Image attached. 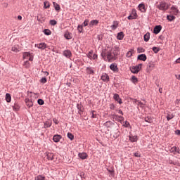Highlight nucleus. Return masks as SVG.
<instances>
[{
    "label": "nucleus",
    "mask_w": 180,
    "mask_h": 180,
    "mask_svg": "<svg viewBox=\"0 0 180 180\" xmlns=\"http://www.w3.org/2000/svg\"><path fill=\"white\" fill-rule=\"evenodd\" d=\"M19 109H20L19 104L15 103L13 106V110H14V112H18Z\"/></svg>",
    "instance_id": "obj_34"
},
{
    "label": "nucleus",
    "mask_w": 180,
    "mask_h": 180,
    "mask_svg": "<svg viewBox=\"0 0 180 180\" xmlns=\"http://www.w3.org/2000/svg\"><path fill=\"white\" fill-rule=\"evenodd\" d=\"M99 23V20H92L89 23V27H92L93 26H96Z\"/></svg>",
    "instance_id": "obj_26"
},
{
    "label": "nucleus",
    "mask_w": 180,
    "mask_h": 180,
    "mask_svg": "<svg viewBox=\"0 0 180 180\" xmlns=\"http://www.w3.org/2000/svg\"><path fill=\"white\" fill-rule=\"evenodd\" d=\"M53 5L54 6L55 10L57 12H60V11H61V7H60V4L56 3V2H53Z\"/></svg>",
    "instance_id": "obj_27"
},
{
    "label": "nucleus",
    "mask_w": 180,
    "mask_h": 180,
    "mask_svg": "<svg viewBox=\"0 0 180 180\" xmlns=\"http://www.w3.org/2000/svg\"><path fill=\"white\" fill-rule=\"evenodd\" d=\"M46 158H47V160H49V161H53V160L54 158V155L51 153H49L46 155Z\"/></svg>",
    "instance_id": "obj_32"
},
{
    "label": "nucleus",
    "mask_w": 180,
    "mask_h": 180,
    "mask_svg": "<svg viewBox=\"0 0 180 180\" xmlns=\"http://www.w3.org/2000/svg\"><path fill=\"white\" fill-rule=\"evenodd\" d=\"M118 113H120V115H122V116L124 115L123 111L122 110H119Z\"/></svg>",
    "instance_id": "obj_62"
},
{
    "label": "nucleus",
    "mask_w": 180,
    "mask_h": 180,
    "mask_svg": "<svg viewBox=\"0 0 180 180\" xmlns=\"http://www.w3.org/2000/svg\"><path fill=\"white\" fill-rule=\"evenodd\" d=\"M129 139L131 143H137V141L139 140V136H129Z\"/></svg>",
    "instance_id": "obj_21"
},
{
    "label": "nucleus",
    "mask_w": 180,
    "mask_h": 180,
    "mask_svg": "<svg viewBox=\"0 0 180 180\" xmlns=\"http://www.w3.org/2000/svg\"><path fill=\"white\" fill-rule=\"evenodd\" d=\"M63 139V136L60 134H56L53 136V141L54 143H60V140Z\"/></svg>",
    "instance_id": "obj_13"
},
{
    "label": "nucleus",
    "mask_w": 180,
    "mask_h": 180,
    "mask_svg": "<svg viewBox=\"0 0 180 180\" xmlns=\"http://www.w3.org/2000/svg\"><path fill=\"white\" fill-rule=\"evenodd\" d=\"M153 51L157 54V53H158V51H160V48L157 47V46H154L152 48Z\"/></svg>",
    "instance_id": "obj_47"
},
{
    "label": "nucleus",
    "mask_w": 180,
    "mask_h": 180,
    "mask_svg": "<svg viewBox=\"0 0 180 180\" xmlns=\"http://www.w3.org/2000/svg\"><path fill=\"white\" fill-rule=\"evenodd\" d=\"M77 109L78 110L79 115H82V113H84V111L85 110L84 105H82V103H81L77 104Z\"/></svg>",
    "instance_id": "obj_7"
},
{
    "label": "nucleus",
    "mask_w": 180,
    "mask_h": 180,
    "mask_svg": "<svg viewBox=\"0 0 180 180\" xmlns=\"http://www.w3.org/2000/svg\"><path fill=\"white\" fill-rule=\"evenodd\" d=\"M78 157L81 158V160H86V158H88V155L86 153H79Z\"/></svg>",
    "instance_id": "obj_20"
},
{
    "label": "nucleus",
    "mask_w": 180,
    "mask_h": 180,
    "mask_svg": "<svg viewBox=\"0 0 180 180\" xmlns=\"http://www.w3.org/2000/svg\"><path fill=\"white\" fill-rule=\"evenodd\" d=\"M143 120L146 122V123H153V117L150 116L143 117Z\"/></svg>",
    "instance_id": "obj_29"
},
{
    "label": "nucleus",
    "mask_w": 180,
    "mask_h": 180,
    "mask_svg": "<svg viewBox=\"0 0 180 180\" xmlns=\"http://www.w3.org/2000/svg\"><path fill=\"white\" fill-rule=\"evenodd\" d=\"M124 38V33L123 32H120L117 34V40H123Z\"/></svg>",
    "instance_id": "obj_23"
},
{
    "label": "nucleus",
    "mask_w": 180,
    "mask_h": 180,
    "mask_svg": "<svg viewBox=\"0 0 180 180\" xmlns=\"http://www.w3.org/2000/svg\"><path fill=\"white\" fill-rule=\"evenodd\" d=\"M136 18H137V13H136V10L132 11L131 14L127 17V19L129 20H133V19H136Z\"/></svg>",
    "instance_id": "obj_10"
},
{
    "label": "nucleus",
    "mask_w": 180,
    "mask_h": 180,
    "mask_svg": "<svg viewBox=\"0 0 180 180\" xmlns=\"http://www.w3.org/2000/svg\"><path fill=\"white\" fill-rule=\"evenodd\" d=\"M40 82H41V84H46V82H47V78H46V77H42V78L40 79Z\"/></svg>",
    "instance_id": "obj_52"
},
{
    "label": "nucleus",
    "mask_w": 180,
    "mask_h": 180,
    "mask_svg": "<svg viewBox=\"0 0 180 180\" xmlns=\"http://www.w3.org/2000/svg\"><path fill=\"white\" fill-rule=\"evenodd\" d=\"M35 47H37L39 50H45V49H47V44L44 42H41L40 44H36Z\"/></svg>",
    "instance_id": "obj_9"
},
{
    "label": "nucleus",
    "mask_w": 180,
    "mask_h": 180,
    "mask_svg": "<svg viewBox=\"0 0 180 180\" xmlns=\"http://www.w3.org/2000/svg\"><path fill=\"white\" fill-rule=\"evenodd\" d=\"M110 123V121H108L105 124V126H107L108 127H109V124Z\"/></svg>",
    "instance_id": "obj_64"
},
{
    "label": "nucleus",
    "mask_w": 180,
    "mask_h": 180,
    "mask_svg": "<svg viewBox=\"0 0 180 180\" xmlns=\"http://www.w3.org/2000/svg\"><path fill=\"white\" fill-rule=\"evenodd\" d=\"M143 40L144 41H148L150 40V32H147L146 34H144L143 36Z\"/></svg>",
    "instance_id": "obj_36"
},
{
    "label": "nucleus",
    "mask_w": 180,
    "mask_h": 180,
    "mask_svg": "<svg viewBox=\"0 0 180 180\" xmlns=\"http://www.w3.org/2000/svg\"><path fill=\"white\" fill-rule=\"evenodd\" d=\"M52 122L50 121H46L44 122V129H49V127H51Z\"/></svg>",
    "instance_id": "obj_33"
},
{
    "label": "nucleus",
    "mask_w": 180,
    "mask_h": 180,
    "mask_svg": "<svg viewBox=\"0 0 180 180\" xmlns=\"http://www.w3.org/2000/svg\"><path fill=\"white\" fill-rule=\"evenodd\" d=\"M101 56L103 58H104L105 61H106V57H107V60L108 63H112V61H115L116 60V57H117V53L116 51H107L106 50L103 51L101 53Z\"/></svg>",
    "instance_id": "obj_1"
},
{
    "label": "nucleus",
    "mask_w": 180,
    "mask_h": 180,
    "mask_svg": "<svg viewBox=\"0 0 180 180\" xmlns=\"http://www.w3.org/2000/svg\"><path fill=\"white\" fill-rule=\"evenodd\" d=\"M86 72L87 75H95V70H94V68L92 67H87L86 68Z\"/></svg>",
    "instance_id": "obj_11"
},
{
    "label": "nucleus",
    "mask_w": 180,
    "mask_h": 180,
    "mask_svg": "<svg viewBox=\"0 0 180 180\" xmlns=\"http://www.w3.org/2000/svg\"><path fill=\"white\" fill-rule=\"evenodd\" d=\"M92 54H94V51L91 50L89 51V53L87 54L88 58H92Z\"/></svg>",
    "instance_id": "obj_51"
},
{
    "label": "nucleus",
    "mask_w": 180,
    "mask_h": 180,
    "mask_svg": "<svg viewBox=\"0 0 180 180\" xmlns=\"http://www.w3.org/2000/svg\"><path fill=\"white\" fill-rule=\"evenodd\" d=\"M38 105H43L44 103V101L41 98L37 100Z\"/></svg>",
    "instance_id": "obj_53"
},
{
    "label": "nucleus",
    "mask_w": 180,
    "mask_h": 180,
    "mask_svg": "<svg viewBox=\"0 0 180 180\" xmlns=\"http://www.w3.org/2000/svg\"><path fill=\"white\" fill-rule=\"evenodd\" d=\"M63 56L66 57V58H70L72 56V53H71V51L67 49L63 51Z\"/></svg>",
    "instance_id": "obj_16"
},
{
    "label": "nucleus",
    "mask_w": 180,
    "mask_h": 180,
    "mask_svg": "<svg viewBox=\"0 0 180 180\" xmlns=\"http://www.w3.org/2000/svg\"><path fill=\"white\" fill-rule=\"evenodd\" d=\"M22 58L24 60H26L25 63H29V61L33 60V55H32L30 52H24L22 53Z\"/></svg>",
    "instance_id": "obj_4"
},
{
    "label": "nucleus",
    "mask_w": 180,
    "mask_h": 180,
    "mask_svg": "<svg viewBox=\"0 0 180 180\" xmlns=\"http://www.w3.org/2000/svg\"><path fill=\"white\" fill-rule=\"evenodd\" d=\"M35 180H46V176L39 174L35 177Z\"/></svg>",
    "instance_id": "obj_40"
},
{
    "label": "nucleus",
    "mask_w": 180,
    "mask_h": 180,
    "mask_svg": "<svg viewBox=\"0 0 180 180\" xmlns=\"http://www.w3.org/2000/svg\"><path fill=\"white\" fill-rule=\"evenodd\" d=\"M64 37L67 40H71V39H72V34H71V32H67L65 33Z\"/></svg>",
    "instance_id": "obj_24"
},
{
    "label": "nucleus",
    "mask_w": 180,
    "mask_h": 180,
    "mask_svg": "<svg viewBox=\"0 0 180 180\" xmlns=\"http://www.w3.org/2000/svg\"><path fill=\"white\" fill-rule=\"evenodd\" d=\"M110 69L113 72H119V68H117V64L116 63H113L110 65Z\"/></svg>",
    "instance_id": "obj_8"
},
{
    "label": "nucleus",
    "mask_w": 180,
    "mask_h": 180,
    "mask_svg": "<svg viewBox=\"0 0 180 180\" xmlns=\"http://www.w3.org/2000/svg\"><path fill=\"white\" fill-rule=\"evenodd\" d=\"M146 51V49L141 48V47H139L137 49V52L138 53H144Z\"/></svg>",
    "instance_id": "obj_50"
},
{
    "label": "nucleus",
    "mask_w": 180,
    "mask_h": 180,
    "mask_svg": "<svg viewBox=\"0 0 180 180\" xmlns=\"http://www.w3.org/2000/svg\"><path fill=\"white\" fill-rule=\"evenodd\" d=\"M175 133H176V134H177V136H180V130L179 129H176L175 131Z\"/></svg>",
    "instance_id": "obj_61"
},
{
    "label": "nucleus",
    "mask_w": 180,
    "mask_h": 180,
    "mask_svg": "<svg viewBox=\"0 0 180 180\" xmlns=\"http://www.w3.org/2000/svg\"><path fill=\"white\" fill-rule=\"evenodd\" d=\"M95 113V110H92L91 111V119H96V115L94 114Z\"/></svg>",
    "instance_id": "obj_56"
},
{
    "label": "nucleus",
    "mask_w": 180,
    "mask_h": 180,
    "mask_svg": "<svg viewBox=\"0 0 180 180\" xmlns=\"http://www.w3.org/2000/svg\"><path fill=\"white\" fill-rule=\"evenodd\" d=\"M120 136V131H117V132L115 134V139H117Z\"/></svg>",
    "instance_id": "obj_60"
},
{
    "label": "nucleus",
    "mask_w": 180,
    "mask_h": 180,
    "mask_svg": "<svg viewBox=\"0 0 180 180\" xmlns=\"http://www.w3.org/2000/svg\"><path fill=\"white\" fill-rule=\"evenodd\" d=\"M11 51H13L14 53H19V48L17 45H15L12 46Z\"/></svg>",
    "instance_id": "obj_37"
},
{
    "label": "nucleus",
    "mask_w": 180,
    "mask_h": 180,
    "mask_svg": "<svg viewBox=\"0 0 180 180\" xmlns=\"http://www.w3.org/2000/svg\"><path fill=\"white\" fill-rule=\"evenodd\" d=\"M171 10L173 11V13L176 16L178 15V13H179V10L178 9V7L176 6H172L171 7Z\"/></svg>",
    "instance_id": "obj_19"
},
{
    "label": "nucleus",
    "mask_w": 180,
    "mask_h": 180,
    "mask_svg": "<svg viewBox=\"0 0 180 180\" xmlns=\"http://www.w3.org/2000/svg\"><path fill=\"white\" fill-rule=\"evenodd\" d=\"M110 109L111 110H116V105L113 103L110 104Z\"/></svg>",
    "instance_id": "obj_49"
},
{
    "label": "nucleus",
    "mask_w": 180,
    "mask_h": 180,
    "mask_svg": "<svg viewBox=\"0 0 180 180\" xmlns=\"http://www.w3.org/2000/svg\"><path fill=\"white\" fill-rule=\"evenodd\" d=\"M134 157H138V158L141 157V155L140 153H137V152L134 153Z\"/></svg>",
    "instance_id": "obj_59"
},
{
    "label": "nucleus",
    "mask_w": 180,
    "mask_h": 180,
    "mask_svg": "<svg viewBox=\"0 0 180 180\" xmlns=\"http://www.w3.org/2000/svg\"><path fill=\"white\" fill-rule=\"evenodd\" d=\"M6 101L8 103H11V101H12V97L11 96V94L8 93L6 94Z\"/></svg>",
    "instance_id": "obj_35"
},
{
    "label": "nucleus",
    "mask_w": 180,
    "mask_h": 180,
    "mask_svg": "<svg viewBox=\"0 0 180 180\" xmlns=\"http://www.w3.org/2000/svg\"><path fill=\"white\" fill-rule=\"evenodd\" d=\"M43 32L46 36H50V34H51V30H50L49 29H45Z\"/></svg>",
    "instance_id": "obj_39"
},
{
    "label": "nucleus",
    "mask_w": 180,
    "mask_h": 180,
    "mask_svg": "<svg viewBox=\"0 0 180 180\" xmlns=\"http://www.w3.org/2000/svg\"><path fill=\"white\" fill-rule=\"evenodd\" d=\"M107 171L109 172V173L110 174L111 176H115V170L112 168L107 169Z\"/></svg>",
    "instance_id": "obj_44"
},
{
    "label": "nucleus",
    "mask_w": 180,
    "mask_h": 180,
    "mask_svg": "<svg viewBox=\"0 0 180 180\" xmlns=\"http://www.w3.org/2000/svg\"><path fill=\"white\" fill-rule=\"evenodd\" d=\"M83 25H79L77 26V30L79 32V33H82L83 30H84V28H83Z\"/></svg>",
    "instance_id": "obj_46"
},
{
    "label": "nucleus",
    "mask_w": 180,
    "mask_h": 180,
    "mask_svg": "<svg viewBox=\"0 0 180 180\" xmlns=\"http://www.w3.org/2000/svg\"><path fill=\"white\" fill-rule=\"evenodd\" d=\"M91 58L93 60H96L98 58V55L96 53H94L93 56H91Z\"/></svg>",
    "instance_id": "obj_57"
},
{
    "label": "nucleus",
    "mask_w": 180,
    "mask_h": 180,
    "mask_svg": "<svg viewBox=\"0 0 180 180\" xmlns=\"http://www.w3.org/2000/svg\"><path fill=\"white\" fill-rule=\"evenodd\" d=\"M88 22H89V20H87V19H86L84 21V22H83V24L82 25H83V26H88Z\"/></svg>",
    "instance_id": "obj_55"
},
{
    "label": "nucleus",
    "mask_w": 180,
    "mask_h": 180,
    "mask_svg": "<svg viewBox=\"0 0 180 180\" xmlns=\"http://www.w3.org/2000/svg\"><path fill=\"white\" fill-rule=\"evenodd\" d=\"M49 24L51 25V26H56V25H57V21L56 20H51L49 21Z\"/></svg>",
    "instance_id": "obj_48"
},
{
    "label": "nucleus",
    "mask_w": 180,
    "mask_h": 180,
    "mask_svg": "<svg viewBox=\"0 0 180 180\" xmlns=\"http://www.w3.org/2000/svg\"><path fill=\"white\" fill-rule=\"evenodd\" d=\"M176 64H180V58H179L176 60Z\"/></svg>",
    "instance_id": "obj_63"
},
{
    "label": "nucleus",
    "mask_w": 180,
    "mask_h": 180,
    "mask_svg": "<svg viewBox=\"0 0 180 180\" xmlns=\"http://www.w3.org/2000/svg\"><path fill=\"white\" fill-rule=\"evenodd\" d=\"M174 116L172 114H171V115L168 114L166 117V119H167V122H169V120H171L172 119H174Z\"/></svg>",
    "instance_id": "obj_45"
},
{
    "label": "nucleus",
    "mask_w": 180,
    "mask_h": 180,
    "mask_svg": "<svg viewBox=\"0 0 180 180\" xmlns=\"http://www.w3.org/2000/svg\"><path fill=\"white\" fill-rule=\"evenodd\" d=\"M154 63L153 62H149L146 66V72H151L153 70H154Z\"/></svg>",
    "instance_id": "obj_6"
},
{
    "label": "nucleus",
    "mask_w": 180,
    "mask_h": 180,
    "mask_svg": "<svg viewBox=\"0 0 180 180\" xmlns=\"http://www.w3.org/2000/svg\"><path fill=\"white\" fill-rule=\"evenodd\" d=\"M138 8L139 11H141V12H142L143 13H146V12H147V9L146 8V5L144 4V3H141L140 4H139Z\"/></svg>",
    "instance_id": "obj_12"
},
{
    "label": "nucleus",
    "mask_w": 180,
    "mask_h": 180,
    "mask_svg": "<svg viewBox=\"0 0 180 180\" xmlns=\"http://www.w3.org/2000/svg\"><path fill=\"white\" fill-rule=\"evenodd\" d=\"M137 60H140L141 61H146L147 60V56L146 54H140L137 57Z\"/></svg>",
    "instance_id": "obj_18"
},
{
    "label": "nucleus",
    "mask_w": 180,
    "mask_h": 180,
    "mask_svg": "<svg viewBox=\"0 0 180 180\" xmlns=\"http://www.w3.org/2000/svg\"><path fill=\"white\" fill-rule=\"evenodd\" d=\"M113 98L116 102H118L120 105H122L123 103V101H122V98H120V96L117 94H115L113 96Z\"/></svg>",
    "instance_id": "obj_15"
},
{
    "label": "nucleus",
    "mask_w": 180,
    "mask_h": 180,
    "mask_svg": "<svg viewBox=\"0 0 180 180\" xmlns=\"http://www.w3.org/2000/svg\"><path fill=\"white\" fill-rule=\"evenodd\" d=\"M133 54H134V49H131L126 54V56L128 58H130V57H131V56H133Z\"/></svg>",
    "instance_id": "obj_30"
},
{
    "label": "nucleus",
    "mask_w": 180,
    "mask_h": 180,
    "mask_svg": "<svg viewBox=\"0 0 180 180\" xmlns=\"http://www.w3.org/2000/svg\"><path fill=\"white\" fill-rule=\"evenodd\" d=\"M162 30V26L156 25L153 29V33L155 34H158V33H160V32H161Z\"/></svg>",
    "instance_id": "obj_14"
},
{
    "label": "nucleus",
    "mask_w": 180,
    "mask_h": 180,
    "mask_svg": "<svg viewBox=\"0 0 180 180\" xmlns=\"http://www.w3.org/2000/svg\"><path fill=\"white\" fill-rule=\"evenodd\" d=\"M176 19V17L172 15H167V20H169V22H174V20Z\"/></svg>",
    "instance_id": "obj_28"
},
{
    "label": "nucleus",
    "mask_w": 180,
    "mask_h": 180,
    "mask_svg": "<svg viewBox=\"0 0 180 180\" xmlns=\"http://www.w3.org/2000/svg\"><path fill=\"white\" fill-rule=\"evenodd\" d=\"M53 123H55V124H58V123H60V122H58V120H57L56 118H53Z\"/></svg>",
    "instance_id": "obj_58"
},
{
    "label": "nucleus",
    "mask_w": 180,
    "mask_h": 180,
    "mask_svg": "<svg viewBox=\"0 0 180 180\" xmlns=\"http://www.w3.org/2000/svg\"><path fill=\"white\" fill-rule=\"evenodd\" d=\"M170 153L174 155L176 154H180V149L179 147L173 146L169 149Z\"/></svg>",
    "instance_id": "obj_5"
},
{
    "label": "nucleus",
    "mask_w": 180,
    "mask_h": 180,
    "mask_svg": "<svg viewBox=\"0 0 180 180\" xmlns=\"http://www.w3.org/2000/svg\"><path fill=\"white\" fill-rule=\"evenodd\" d=\"M67 136H68V138L70 139L71 141L74 140V134H72L71 132H68Z\"/></svg>",
    "instance_id": "obj_42"
},
{
    "label": "nucleus",
    "mask_w": 180,
    "mask_h": 180,
    "mask_svg": "<svg viewBox=\"0 0 180 180\" xmlns=\"http://www.w3.org/2000/svg\"><path fill=\"white\" fill-rule=\"evenodd\" d=\"M131 81L133 84H137V82H139V79H137L136 76L133 75L131 76Z\"/></svg>",
    "instance_id": "obj_38"
},
{
    "label": "nucleus",
    "mask_w": 180,
    "mask_h": 180,
    "mask_svg": "<svg viewBox=\"0 0 180 180\" xmlns=\"http://www.w3.org/2000/svg\"><path fill=\"white\" fill-rule=\"evenodd\" d=\"M119 26V22L113 21L112 25L110 26L112 30H116L117 27Z\"/></svg>",
    "instance_id": "obj_25"
},
{
    "label": "nucleus",
    "mask_w": 180,
    "mask_h": 180,
    "mask_svg": "<svg viewBox=\"0 0 180 180\" xmlns=\"http://www.w3.org/2000/svg\"><path fill=\"white\" fill-rule=\"evenodd\" d=\"M101 78L103 82H108L109 81V75L106 73H103Z\"/></svg>",
    "instance_id": "obj_17"
},
{
    "label": "nucleus",
    "mask_w": 180,
    "mask_h": 180,
    "mask_svg": "<svg viewBox=\"0 0 180 180\" xmlns=\"http://www.w3.org/2000/svg\"><path fill=\"white\" fill-rule=\"evenodd\" d=\"M44 9H49L50 8V2L48 1L44 2Z\"/></svg>",
    "instance_id": "obj_41"
},
{
    "label": "nucleus",
    "mask_w": 180,
    "mask_h": 180,
    "mask_svg": "<svg viewBox=\"0 0 180 180\" xmlns=\"http://www.w3.org/2000/svg\"><path fill=\"white\" fill-rule=\"evenodd\" d=\"M123 126L125 127H130V123L127 121H125V122H124Z\"/></svg>",
    "instance_id": "obj_54"
},
{
    "label": "nucleus",
    "mask_w": 180,
    "mask_h": 180,
    "mask_svg": "<svg viewBox=\"0 0 180 180\" xmlns=\"http://www.w3.org/2000/svg\"><path fill=\"white\" fill-rule=\"evenodd\" d=\"M25 102L27 108H32V106H33V101H32L30 99L25 98Z\"/></svg>",
    "instance_id": "obj_22"
},
{
    "label": "nucleus",
    "mask_w": 180,
    "mask_h": 180,
    "mask_svg": "<svg viewBox=\"0 0 180 180\" xmlns=\"http://www.w3.org/2000/svg\"><path fill=\"white\" fill-rule=\"evenodd\" d=\"M134 103H137L138 106L140 105L141 108H143L144 105V103L143 102L140 101V100H137V98H134L133 101Z\"/></svg>",
    "instance_id": "obj_31"
},
{
    "label": "nucleus",
    "mask_w": 180,
    "mask_h": 180,
    "mask_svg": "<svg viewBox=\"0 0 180 180\" xmlns=\"http://www.w3.org/2000/svg\"><path fill=\"white\" fill-rule=\"evenodd\" d=\"M157 8L160 11L165 12L166 11H168V9H169V4H168L165 1H160L159 4L157 6Z\"/></svg>",
    "instance_id": "obj_2"
},
{
    "label": "nucleus",
    "mask_w": 180,
    "mask_h": 180,
    "mask_svg": "<svg viewBox=\"0 0 180 180\" xmlns=\"http://www.w3.org/2000/svg\"><path fill=\"white\" fill-rule=\"evenodd\" d=\"M141 67H143V64L141 63L135 66H132L130 68V71L131 72H132V74H139V72H140V70H141Z\"/></svg>",
    "instance_id": "obj_3"
},
{
    "label": "nucleus",
    "mask_w": 180,
    "mask_h": 180,
    "mask_svg": "<svg viewBox=\"0 0 180 180\" xmlns=\"http://www.w3.org/2000/svg\"><path fill=\"white\" fill-rule=\"evenodd\" d=\"M115 117H117L118 119H120L119 122H120V123H122V122L124 120V117L122 115H115Z\"/></svg>",
    "instance_id": "obj_43"
}]
</instances>
